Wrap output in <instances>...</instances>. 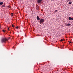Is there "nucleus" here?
I'll list each match as a JSON object with an SVG mask.
<instances>
[{"instance_id": "nucleus-6", "label": "nucleus", "mask_w": 73, "mask_h": 73, "mask_svg": "<svg viewBox=\"0 0 73 73\" xmlns=\"http://www.w3.org/2000/svg\"><path fill=\"white\" fill-rule=\"evenodd\" d=\"M68 19L69 20H71L72 19V18L71 17H69L68 18Z\"/></svg>"}, {"instance_id": "nucleus-15", "label": "nucleus", "mask_w": 73, "mask_h": 73, "mask_svg": "<svg viewBox=\"0 0 73 73\" xmlns=\"http://www.w3.org/2000/svg\"><path fill=\"white\" fill-rule=\"evenodd\" d=\"M10 38H11V37H9V38H8L9 40V39H10Z\"/></svg>"}, {"instance_id": "nucleus-9", "label": "nucleus", "mask_w": 73, "mask_h": 73, "mask_svg": "<svg viewBox=\"0 0 73 73\" xmlns=\"http://www.w3.org/2000/svg\"><path fill=\"white\" fill-rule=\"evenodd\" d=\"M39 6H38V7H37L36 9H39Z\"/></svg>"}, {"instance_id": "nucleus-5", "label": "nucleus", "mask_w": 73, "mask_h": 73, "mask_svg": "<svg viewBox=\"0 0 73 73\" xmlns=\"http://www.w3.org/2000/svg\"><path fill=\"white\" fill-rule=\"evenodd\" d=\"M71 24L70 23H68L67 25H66V26H71Z\"/></svg>"}, {"instance_id": "nucleus-2", "label": "nucleus", "mask_w": 73, "mask_h": 73, "mask_svg": "<svg viewBox=\"0 0 73 73\" xmlns=\"http://www.w3.org/2000/svg\"><path fill=\"white\" fill-rule=\"evenodd\" d=\"M44 19L43 18H41L40 19V21H39V22H40V24L41 23H43L44 22Z\"/></svg>"}, {"instance_id": "nucleus-4", "label": "nucleus", "mask_w": 73, "mask_h": 73, "mask_svg": "<svg viewBox=\"0 0 73 73\" xmlns=\"http://www.w3.org/2000/svg\"><path fill=\"white\" fill-rule=\"evenodd\" d=\"M36 18H37V19L38 21H39L40 20V17H39V16H37Z\"/></svg>"}, {"instance_id": "nucleus-17", "label": "nucleus", "mask_w": 73, "mask_h": 73, "mask_svg": "<svg viewBox=\"0 0 73 73\" xmlns=\"http://www.w3.org/2000/svg\"><path fill=\"white\" fill-rule=\"evenodd\" d=\"M69 0H67V2H68Z\"/></svg>"}, {"instance_id": "nucleus-18", "label": "nucleus", "mask_w": 73, "mask_h": 73, "mask_svg": "<svg viewBox=\"0 0 73 73\" xmlns=\"http://www.w3.org/2000/svg\"><path fill=\"white\" fill-rule=\"evenodd\" d=\"M72 20L73 21V18H72Z\"/></svg>"}, {"instance_id": "nucleus-24", "label": "nucleus", "mask_w": 73, "mask_h": 73, "mask_svg": "<svg viewBox=\"0 0 73 73\" xmlns=\"http://www.w3.org/2000/svg\"><path fill=\"white\" fill-rule=\"evenodd\" d=\"M12 14H13V13H12Z\"/></svg>"}, {"instance_id": "nucleus-8", "label": "nucleus", "mask_w": 73, "mask_h": 73, "mask_svg": "<svg viewBox=\"0 0 73 73\" xmlns=\"http://www.w3.org/2000/svg\"><path fill=\"white\" fill-rule=\"evenodd\" d=\"M5 5H2V7H5Z\"/></svg>"}, {"instance_id": "nucleus-14", "label": "nucleus", "mask_w": 73, "mask_h": 73, "mask_svg": "<svg viewBox=\"0 0 73 73\" xmlns=\"http://www.w3.org/2000/svg\"><path fill=\"white\" fill-rule=\"evenodd\" d=\"M2 31H3V32H5V30H3Z\"/></svg>"}, {"instance_id": "nucleus-19", "label": "nucleus", "mask_w": 73, "mask_h": 73, "mask_svg": "<svg viewBox=\"0 0 73 73\" xmlns=\"http://www.w3.org/2000/svg\"><path fill=\"white\" fill-rule=\"evenodd\" d=\"M69 43H71V42H69Z\"/></svg>"}, {"instance_id": "nucleus-10", "label": "nucleus", "mask_w": 73, "mask_h": 73, "mask_svg": "<svg viewBox=\"0 0 73 73\" xmlns=\"http://www.w3.org/2000/svg\"><path fill=\"white\" fill-rule=\"evenodd\" d=\"M69 4H71V3H72V2H69Z\"/></svg>"}, {"instance_id": "nucleus-1", "label": "nucleus", "mask_w": 73, "mask_h": 73, "mask_svg": "<svg viewBox=\"0 0 73 73\" xmlns=\"http://www.w3.org/2000/svg\"><path fill=\"white\" fill-rule=\"evenodd\" d=\"M7 39H6V38H2L1 39V42L3 43V42H6V41H7Z\"/></svg>"}, {"instance_id": "nucleus-12", "label": "nucleus", "mask_w": 73, "mask_h": 73, "mask_svg": "<svg viewBox=\"0 0 73 73\" xmlns=\"http://www.w3.org/2000/svg\"><path fill=\"white\" fill-rule=\"evenodd\" d=\"M60 40L61 41H63L64 40L62 39H61V40Z\"/></svg>"}, {"instance_id": "nucleus-16", "label": "nucleus", "mask_w": 73, "mask_h": 73, "mask_svg": "<svg viewBox=\"0 0 73 73\" xmlns=\"http://www.w3.org/2000/svg\"><path fill=\"white\" fill-rule=\"evenodd\" d=\"M16 28H17V29H18V27H16Z\"/></svg>"}, {"instance_id": "nucleus-22", "label": "nucleus", "mask_w": 73, "mask_h": 73, "mask_svg": "<svg viewBox=\"0 0 73 73\" xmlns=\"http://www.w3.org/2000/svg\"><path fill=\"white\" fill-rule=\"evenodd\" d=\"M69 1H71V0H68Z\"/></svg>"}, {"instance_id": "nucleus-11", "label": "nucleus", "mask_w": 73, "mask_h": 73, "mask_svg": "<svg viewBox=\"0 0 73 73\" xmlns=\"http://www.w3.org/2000/svg\"><path fill=\"white\" fill-rule=\"evenodd\" d=\"M55 12H58V10H56L55 11Z\"/></svg>"}, {"instance_id": "nucleus-23", "label": "nucleus", "mask_w": 73, "mask_h": 73, "mask_svg": "<svg viewBox=\"0 0 73 73\" xmlns=\"http://www.w3.org/2000/svg\"><path fill=\"white\" fill-rule=\"evenodd\" d=\"M1 27V26L0 25V28Z\"/></svg>"}, {"instance_id": "nucleus-13", "label": "nucleus", "mask_w": 73, "mask_h": 73, "mask_svg": "<svg viewBox=\"0 0 73 73\" xmlns=\"http://www.w3.org/2000/svg\"><path fill=\"white\" fill-rule=\"evenodd\" d=\"M12 27H14V26L13 25H12Z\"/></svg>"}, {"instance_id": "nucleus-7", "label": "nucleus", "mask_w": 73, "mask_h": 73, "mask_svg": "<svg viewBox=\"0 0 73 73\" xmlns=\"http://www.w3.org/2000/svg\"><path fill=\"white\" fill-rule=\"evenodd\" d=\"M4 4V3L3 2H0V4L1 5H2V4Z\"/></svg>"}, {"instance_id": "nucleus-21", "label": "nucleus", "mask_w": 73, "mask_h": 73, "mask_svg": "<svg viewBox=\"0 0 73 73\" xmlns=\"http://www.w3.org/2000/svg\"><path fill=\"white\" fill-rule=\"evenodd\" d=\"M11 16H13V15H11Z\"/></svg>"}, {"instance_id": "nucleus-3", "label": "nucleus", "mask_w": 73, "mask_h": 73, "mask_svg": "<svg viewBox=\"0 0 73 73\" xmlns=\"http://www.w3.org/2000/svg\"><path fill=\"white\" fill-rule=\"evenodd\" d=\"M42 0H37V2L38 3H40L42 2Z\"/></svg>"}, {"instance_id": "nucleus-20", "label": "nucleus", "mask_w": 73, "mask_h": 73, "mask_svg": "<svg viewBox=\"0 0 73 73\" xmlns=\"http://www.w3.org/2000/svg\"><path fill=\"white\" fill-rule=\"evenodd\" d=\"M8 30H9V28H8Z\"/></svg>"}]
</instances>
